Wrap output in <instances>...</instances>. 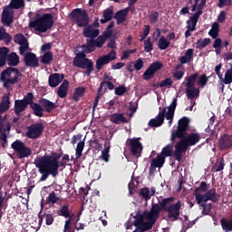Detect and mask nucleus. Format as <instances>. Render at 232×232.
<instances>
[{
  "label": "nucleus",
  "mask_w": 232,
  "mask_h": 232,
  "mask_svg": "<svg viewBox=\"0 0 232 232\" xmlns=\"http://www.w3.org/2000/svg\"><path fill=\"white\" fill-rule=\"evenodd\" d=\"M62 155L53 152L51 155H44L34 160V166L38 168V173L42 174L40 182H44L50 177L56 179L59 175L60 159Z\"/></svg>",
  "instance_id": "obj_1"
},
{
  "label": "nucleus",
  "mask_w": 232,
  "mask_h": 232,
  "mask_svg": "<svg viewBox=\"0 0 232 232\" xmlns=\"http://www.w3.org/2000/svg\"><path fill=\"white\" fill-rule=\"evenodd\" d=\"M160 216L159 204H151L150 211H137L132 225L136 227L132 232H147L152 229Z\"/></svg>",
  "instance_id": "obj_2"
},
{
  "label": "nucleus",
  "mask_w": 232,
  "mask_h": 232,
  "mask_svg": "<svg viewBox=\"0 0 232 232\" xmlns=\"http://www.w3.org/2000/svg\"><path fill=\"white\" fill-rule=\"evenodd\" d=\"M179 141L176 142L174 148V159L180 162L184 153H187L188 148L192 146H197L201 140V136L198 132H191L186 134L184 138H178Z\"/></svg>",
  "instance_id": "obj_3"
},
{
  "label": "nucleus",
  "mask_w": 232,
  "mask_h": 232,
  "mask_svg": "<svg viewBox=\"0 0 232 232\" xmlns=\"http://www.w3.org/2000/svg\"><path fill=\"white\" fill-rule=\"evenodd\" d=\"M174 197L165 198L159 200L160 213L161 211L168 213L167 218L169 222H176L179 220L180 210L182 208V202L178 200L176 203Z\"/></svg>",
  "instance_id": "obj_4"
},
{
  "label": "nucleus",
  "mask_w": 232,
  "mask_h": 232,
  "mask_svg": "<svg viewBox=\"0 0 232 232\" xmlns=\"http://www.w3.org/2000/svg\"><path fill=\"white\" fill-rule=\"evenodd\" d=\"M177 105L178 99L174 98L169 106L168 107V111L167 107H164L162 111L159 112L155 119H151L149 121L148 126H150V128H160V126H162V124H164L165 117L169 121V126H172Z\"/></svg>",
  "instance_id": "obj_5"
},
{
  "label": "nucleus",
  "mask_w": 232,
  "mask_h": 232,
  "mask_svg": "<svg viewBox=\"0 0 232 232\" xmlns=\"http://www.w3.org/2000/svg\"><path fill=\"white\" fill-rule=\"evenodd\" d=\"M54 24L53 15L52 14H36L34 20L29 22V27L38 33H45Z\"/></svg>",
  "instance_id": "obj_6"
},
{
  "label": "nucleus",
  "mask_w": 232,
  "mask_h": 232,
  "mask_svg": "<svg viewBox=\"0 0 232 232\" xmlns=\"http://www.w3.org/2000/svg\"><path fill=\"white\" fill-rule=\"evenodd\" d=\"M25 6L24 0H11L9 5H5L2 14V23L9 27L14 22V11Z\"/></svg>",
  "instance_id": "obj_7"
},
{
  "label": "nucleus",
  "mask_w": 232,
  "mask_h": 232,
  "mask_svg": "<svg viewBox=\"0 0 232 232\" xmlns=\"http://www.w3.org/2000/svg\"><path fill=\"white\" fill-rule=\"evenodd\" d=\"M190 120L187 117H182L178 121L177 129L171 131L170 142L174 144L179 139H184L189 130Z\"/></svg>",
  "instance_id": "obj_8"
},
{
  "label": "nucleus",
  "mask_w": 232,
  "mask_h": 232,
  "mask_svg": "<svg viewBox=\"0 0 232 232\" xmlns=\"http://www.w3.org/2000/svg\"><path fill=\"white\" fill-rule=\"evenodd\" d=\"M72 65L77 68L85 69V75L91 76L92 72L94 71L93 62L86 58V53L81 52L76 53L75 57L72 60Z\"/></svg>",
  "instance_id": "obj_9"
},
{
  "label": "nucleus",
  "mask_w": 232,
  "mask_h": 232,
  "mask_svg": "<svg viewBox=\"0 0 232 232\" xmlns=\"http://www.w3.org/2000/svg\"><path fill=\"white\" fill-rule=\"evenodd\" d=\"M22 76V72L17 68L7 67L3 71L0 80L4 82V87L8 89L9 84L14 85L21 80L19 77Z\"/></svg>",
  "instance_id": "obj_10"
},
{
  "label": "nucleus",
  "mask_w": 232,
  "mask_h": 232,
  "mask_svg": "<svg viewBox=\"0 0 232 232\" xmlns=\"http://www.w3.org/2000/svg\"><path fill=\"white\" fill-rule=\"evenodd\" d=\"M69 17L78 27H86L90 22L87 11L80 8L72 10Z\"/></svg>",
  "instance_id": "obj_11"
},
{
  "label": "nucleus",
  "mask_w": 232,
  "mask_h": 232,
  "mask_svg": "<svg viewBox=\"0 0 232 232\" xmlns=\"http://www.w3.org/2000/svg\"><path fill=\"white\" fill-rule=\"evenodd\" d=\"M11 148L16 153V159H28L31 157L32 149L26 146L22 140H16L11 144Z\"/></svg>",
  "instance_id": "obj_12"
},
{
  "label": "nucleus",
  "mask_w": 232,
  "mask_h": 232,
  "mask_svg": "<svg viewBox=\"0 0 232 232\" xmlns=\"http://www.w3.org/2000/svg\"><path fill=\"white\" fill-rule=\"evenodd\" d=\"M24 102L29 107H31V110H33V113L38 117H44V109L41 107V105L37 102H34V94L33 92L27 93L24 99H22Z\"/></svg>",
  "instance_id": "obj_13"
},
{
  "label": "nucleus",
  "mask_w": 232,
  "mask_h": 232,
  "mask_svg": "<svg viewBox=\"0 0 232 232\" xmlns=\"http://www.w3.org/2000/svg\"><path fill=\"white\" fill-rule=\"evenodd\" d=\"M140 138H131L128 139V146L130 148V151L133 157L139 159L141 155V151L143 150L142 143L140 141Z\"/></svg>",
  "instance_id": "obj_14"
},
{
  "label": "nucleus",
  "mask_w": 232,
  "mask_h": 232,
  "mask_svg": "<svg viewBox=\"0 0 232 232\" xmlns=\"http://www.w3.org/2000/svg\"><path fill=\"white\" fill-rule=\"evenodd\" d=\"M44 130V125L42 122L34 123L27 127V132H25V137L27 139H39L43 135Z\"/></svg>",
  "instance_id": "obj_15"
},
{
  "label": "nucleus",
  "mask_w": 232,
  "mask_h": 232,
  "mask_svg": "<svg viewBox=\"0 0 232 232\" xmlns=\"http://www.w3.org/2000/svg\"><path fill=\"white\" fill-rule=\"evenodd\" d=\"M117 56V52L111 50L108 54L100 56L95 62V68L99 72L106 64H109L111 61H114Z\"/></svg>",
  "instance_id": "obj_16"
},
{
  "label": "nucleus",
  "mask_w": 232,
  "mask_h": 232,
  "mask_svg": "<svg viewBox=\"0 0 232 232\" xmlns=\"http://www.w3.org/2000/svg\"><path fill=\"white\" fill-rule=\"evenodd\" d=\"M163 63L160 61H156L154 63H152L148 69L143 72V79L145 81H150L151 80L156 72L160 70L163 67Z\"/></svg>",
  "instance_id": "obj_17"
},
{
  "label": "nucleus",
  "mask_w": 232,
  "mask_h": 232,
  "mask_svg": "<svg viewBox=\"0 0 232 232\" xmlns=\"http://www.w3.org/2000/svg\"><path fill=\"white\" fill-rule=\"evenodd\" d=\"M14 44H20V55H24V53L29 49L28 40L23 34H16L14 35Z\"/></svg>",
  "instance_id": "obj_18"
},
{
  "label": "nucleus",
  "mask_w": 232,
  "mask_h": 232,
  "mask_svg": "<svg viewBox=\"0 0 232 232\" xmlns=\"http://www.w3.org/2000/svg\"><path fill=\"white\" fill-rule=\"evenodd\" d=\"M194 58V49H188L183 56L179 58V63H178L174 71L178 72L179 69L183 67V64L188 63L193 61Z\"/></svg>",
  "instance_id": "obj_19"
},
{
  "label": "nucleus",
  "mask_w": 232,
  "mask_h": 232,
  "mask_svg": "<svg viewBox=\"0 0 232 232\" xmlns=\"http://www.w3.org/2000/svg\"><path fill=\"white\" fill-rule=\"evenodd\" d=\"M24 63L27 67L37 68L39 67V59L35 53L29 52L24 54Z\"/></svg>",
  "instance_id": "obj_20"
},
{
  "label": "nucleus",
  "mask_w": 232,
  "mask_h": 232,
  "mask_svg": "<svg viewBox=\"0 0 232 232\" xmlns=\"http://www.w3.org/2000/svg\"><path fill=\"white\" fill-rule=\"evenodd\" d=\"M38 104H40V107L44 109V111H46L47 113H51L57 108L56 103L45 98H40V100L38 101Z\"/></svg>",
  "instance_id": "obj_21"
},
{
  "label": "nucleus",
  "mask_w": 232,
  "mask_h": 232,
  "mask_svg": "<svg viewBox=\"0 0 232 232\" xmlns=\"http://www.w3.org/2000/svg\"><path fill=\"white\" fill-rule=\"evenodd\" d=\"M232 148V135L224 134L219 139V150H230Z\"/></svg>",
  "instance_id": "obj_22"
},
{
  "label": "nucleus",
  "mask_w": 232,
  "mask_h": 232,
  "mask_svg": "<svg viewBox=\"0 0 232 232\" xmlns=\"http://www.w3.org/2000/svg\"><path fill=\"white\" fill-rule=\"evenodd\" d=\"M100 34V30L92 26L86 25L82 30V35L85 38L95 39Z\"/></svg>",
  "instance_id": "obj_23"
},
{
  "label": "nucleus",
  "mask_w": 232,
  "mask_h": 232,
  "mask_svg": "<svg viewBox=\"0 0 232 232\" xmlns=\"http://www.w3.org/2000/svg\"><path fill=\"white\" fill-rule=\"evenodd\" d=\"M199 18L200 16H198V14H193L192 16H190L189 19L186 22V28L191 30V32L196 31Z\"/></svg>",
  "instance_id": "obj_24"
},
{
  "label": "nucleus",
  "mask_w": 232,
  "mask_h": 232,
  "mask_svg": "<svg viewBox=\"0 0 232 232\" xmlns=\"http://www.w3.org/2000/svg\"><path fill=\"white\" fill-rule=\"evenodd\" d=\"M81 47L84 50V53H90L92 52H94L97 47L95 38L86 39V44H82Z\"/></svg>",
  "instance_id": "obj_25"
},
{
  "label": "nucleus",
  "mask_w": 232,
  "mask_h": 232,
  "mask_svg": "<svg viewBox=\"0 0 232 232\" xmlns=\"http://www.w3.org/2000/svg\"><path fill=\"white\" fill-rule=\"evenodd\" d=\"M129 11L130 8H125L115 13L114 19H116L117 24H121L127 20Z\"/></svg>",
  "instance_id": "obj_26"
},
{
  "label": "nucleus",
  "mask_w": 232,
  "mask_h": 232,
  "mask_svg": "<svg viewBox=\"0 0 232 232\" xmlns=\"http://www.w3.org/2000/svg\"><path fill=\"white\" fill-rule=\"evenodd\" d=\"M86 90L87 89L84 86H79L75 88L72 96V100H73L74 102H79L81 98L85 96Z\"/></svg>",
  "instance_id": "obj_27"
},
{
  "label": "nucleus",
  "mask_w": 232,
  "mask_h": 232,
  "mask_svg": "<svg viewBox=\"0 0 232 232\" xmlns=\"http://www.w3.org/2000/svg\"><path fill=\"white\" fill-rule=\"evenodd\" d=\"M110 121L112 122V124H121V122H128L123 113H112L110 116Z\"/></svg>",
  "instance_id": "obj_28"
},
{
  "label": "nucleus",
  "mask_w": 232,
  "mask_h": 232,
  "mask_svg": "<svg viewBox=\"0 0 232 232\" xmlns=\"http://www.w3.org/2000/svg\"><path fill=\"white\" fill-rule=\"evenodd\" d=\"M223 67V64L219 63L218 65H217L215 67V72L218 75V79H219V90L221 92H225V84L226 82H223V73L221 72V69Z\"/></svg>",
  "instance_id": "obj_29"
},
{
  "label": "nucleus",
  "mask_w": 232,
  "mask_h": 232,
  "mask_svg": "<svg viewBox=\"0 0 232 232\" xmlns=\"http://www.w3.org/2000/svg\"><path fill=\"white\" fill-rule=\"evenodd\" d=\"M6 62H7V65L9 66H17L20 63V58H19V55L13 52L9 54H7V59H6Z\"/></svg>",
  "instance_id": "obj_30"
},
{
  "label": "nucleus",
  "mask_w": 232,
  "mask_h": 232,
  "mask_svg": "<svg viewBox=\"0 0 232 232\" xmlns=\"http://www.w3.org/2000/svg\"><path fill=\"white\" fill-rule=\"evenodd\" d=\"M28 105L22 100L14 101V114L21 115V112L24 111Z\"/></svg>",
  "instance_id": "obj_31"
},
{
  "label": "nucleus",
  "mask_w": 232,
  "mask_h": 232,
  "mask_svg": "<svg viewBox=\"0 0 232 232\" xmlns=\"http://www.w3.org/2000/svg\"><path fill=\"white\" fill-rule=\"evenodd\" d=\"M44 218H45V225L47 226H52L54 222V218L53 214L41 215V212H40V214H38V219H39L38 224L41 225L44 221Z\"/></svg>",
  "instance_id": "obj_32"
},
{
  "label": "nucleus",
  "mask_w": 232,
  "mask_h": 232,
  "mask_svg": "<svg viewBox=\"0 0 232 232\" xmlns=\"http://www.w3.org/2000/svg\"><path fill=\"white\" fill-rule=\"evenodd\" d=\"M68 88H69V81L63 80V82H62V85L58 87V96H60V98H65L68 94Z\"/></svg>",
  "instance_id": "obj_33"
},
{
  "label": "nucleus",
  "mask_w": 232,
  "mask_h": 232,
  "mask_svg": "<svg viewBox=\"0 0 232 232\" xmlns=\"http://www.w3.org/2000/svg\"><path fill=\"white\" fill-rule=\"evenodd\" d=\"M102 17L103 19L100 20L101 24H106L107 22L111 21L113 18V8L110 7L105 9L102 12Z\"/></svg>",
  "instance_id": "obj_34"
},
{
  "label": "nucleus",
  "mask_w": 232,
  "mask_h": 232,
  "mask_svg": "<svg viewBox=\"0 0 232 232\" xmlns=\"http://www.w3.org/2000/svg\"><path fill=\"white\" fill-rule=\"evenodd\" d=\"M165 162H166V158L160 154H159L156 158H153L150 160V164H152V166H155L156 168H162Z\"/></svg>",
  "instance_id": "obj_35"
},
{
  "label": "nucleus",
  "mask_w": 232,
  "mask_h": 232,
  "mask_svg": "<svg viewBox=\"0 0 232 232\" xmlns=\"http://www.w3.org/2000/svg\"><path fill=\"white\" fill-rule=\"evenodd\" d=\"M12 35L6 32V30L1 26L0 27V41H4L5 44H9L12 41Z\"/></svg>",
  "instance_id": "obj_36"
},
{
  "label": "nucleus",
  "mask_w": 232,
  "mask_h": 232,
  "mask_svg": "<svg viewBox=\"0 0 232 232\" xmlns=\"http://www.w3.org/2000/svg\"><path fill=\"white\" fill-rule=\"evenodd\" d=\"M10 108V96L5 95L3 97L0 103V114L4 113Z\"/></svg>",
  "instance_id": "obj_37"
},
{
  "label": "nucleus",
  "mask_w": 232,
  "mask_h": 232,
  "mask_svg": "<svg viewBox=\"0 0 232 232\" xmlns=\"http://www.w3.org/2000/svg\"><path fill=\"white\" fill-rule=\"evenodd\" d=\"M186 94L188 99H194L195 97H198L200 94V90L197 87L186 88Z\"/></svg>",
  "instance_id": "obj_38"
},
{
  "label": "nucleus",
  "mask_w": 232,
  "mask_h": 232,
  "mask_svg": "<svg viewBox=\"0 0 232 232\" xmlns=\"http://www.w3.org/2000/svg\"><path fill=\"white\" fill-rule=\"evenodd\" d=\"M198 73H193L192 75L187 77L185 80L187 82L185 83L186 89L195 88L196 82L198 80Z\"/></svg>",
  "instance_id": "obj_39"
},
{
  "label": "nucleus",
  "mask_w": 232,
  "mask_h": 232,
  "mask_svg": "<svg viewBox=\"0 0 232 232\" xmlns=\"http://www.w3.org/2000/svg\"><path fill=\"white\" fill-rule=\"evenodd\" d=\"M61 83L60 73H53L49 75V86L55 88Z\"/></svg>",
  "instance_id": "obj_40"
},
{
  "label": "nucleus",
  "mask_w": 232,
  "mask_h": 232,
  "mask_svg": "<svg viewBox=\"0 0 232 232\" xmlns=\"http://www.w3.org/2000/svg\"><path fill=\"white\" fill-rule=\"evenodd\" d=\"M9 49L7 47L0 48V67H3L6 63Z\"/></svg>",
  "instance_id": "obj_41"
},
{
  "label": "nucleus",
  "mask_w": 232,
  "mask_h": 232,
  "mask_svg": "<svg viewBox=\"0 0 232 232\" xmlns=\"http://www.w3.org/2000/svg\"><path fill=\"white\" fill-rule=\"evenodd\" d=\"M194 197H195V200H196L198 205H202L203 203L206 204L208 201H210V198H208L207 193H205V194L196 193L194 195Z\"/></svg>",
  "instance_id": "obj_42"
},
{
  "label": "nucleus",
  "mask_w": 232,
  "mask_h": 232,
  "mask_svg": "<svg viewBox=\"0 0 232 232\" xmlns=\"http://www.w3.org/2000/svg\"><path fill=\"white\" fill-rule=\"evenodd\" d=\"M206 194L208 195L209 201H211L212 203L218 202L219 195L217 194V189L215 188H212L211 189L207 190Z\"/></svg>",
  "instance_id": "obj_43"
},
{
  "label": "nucleus",
  "mask_w": 232,
  "mask_h": 232,
  "mask_svg": "<svg viewBox=\"0 0 232 232\" xmlns=\"http://www.w3.org/2000/svg\"><path fill=\"white\" fill-rule=\"evenodd\" d=\"M211 39L210 38H204V39H198L196 42V48L198 50H202L205 47H207L208 44H211Z\"/></svg>",
  "instance_id": "obj_44"
},
{
  "label": "nucleus",
  "mask_w": 232,
  "mask_h": 232,
  "mask_svg": "<svg viewBox=\"0 0 232 232\" xmlns=\"http://www.w3.org/2000/svg\"><path fill=\"white\" fill-rule=\"evenodd\" d=\"M199 208H202V215L203 216H209L212 208H213V205L212 203H202V204H198Z\"/></svg>",
  "instance_id": "obj_45"
},
{
  "label": "nucleus",
  "mask_w": 232,
  "mask_h": 232,
  "mask_svg": "<svg viewBox=\"0 0 232 232\" xmlns=\"http://www.w3.org/2000/svg\"><path fill=\"white\" fill-rule=\"evenodd\" d=\"M53 60V52H45L44 55H42L40 62L44 64H50Z\"/></svg>",
  "instance_id": "obj_46"
},
{
  "label": "nucleus",
  "mask_w": 232,
  "mask_h": 232,
  "mask_svg": "<svg viewBox=\"0 0 232 232\" xmlns=\"http://www.w3.org/2000/svg\"><path fill=\"white\" fill-rule=\"evenodd\" d=\"M160 155H161V157H164V159H166V157H172L173 146L171 144H168L161 150Z\"/></svg>",
  "instance_id": "obj_47"
},
{
  "label": "nucleus",
  "mask_w": 232,
  "mask_h": 232,
  "mask_svg": "<svg viewBox=\"0 0 232 232\" xmlns=\"http://www.w3.org/2000/svg\"><path fill=\"white\" fill-rule=\"evenodd\" d=\"M58 215L60 217H63L65 218H69L71 217L69 205L65 204V205L60 207V210H58Z\"/></svg>",
  "instance_id": "obj_48"
},
{
  "label": "nucleus",
  "mask_w": 232,
  "mask_h": 232,
  "mask_svg": "<svg viewBox=\"0 0 232 232\" xmlns=\"http://www.w3.org/2000/svg\"><path fill=\"white\" fill-rule=\"evenodd\" d=\"M230 68L227 69L225 72V77L222 75V81L225 84L232 83V63L229 64Z\"/></svg>",
  "instance_id": "obj_49"
},
{
  "label": "nucleus",
  "mask_w": 232,
  "mask_h": 232,
  "mask_svg": "<svg viewBox=\"0 0 232 232\" xmlns=\"http://www.w3.org/2000/svg\"><path fill=\"white\" fill-rule=\"evenodd\" d=\"M170 46V42H169L165 36H160L158 41V48L160 50H166Z\"/></svg>",
  "instance_id": "obj_50"
},
{
  "label": "nucleus",
  "mask_w": 232,
  "mask_h": 232,
  "mask_svg": "<svg viewBox=\"0 0 232 232\" xmlns=\"http://www.w3.org/2000/svg\"><path fill=\"white\" fill-rule=\"evenodd\" d=\"M85 148V141L82 140L79 141L76 145V149H75V157L76 159H80L82 156V151Z\"/></svg>",
  "instance_id": "obj_51"
},
{
  "label": "nucleus",
  "mask_w": 232,
  "mask_h": 232,
  "mask_svg": "<svg viewBox=\"0 0 232 232\" xmlns=\"http://www.w3.org/2000/svg\"><path fill=\"white\" fill-rule=\"evenodd\" d=\"M208 35L212 37V39H216L219 35V24L218 23H214L210 31L208 32Z\"/></svg>",
  "instance_id": "obj_52"
},
{
  "label": "nucleus",
  "mask_w": 232,
  "mask_h": 232,
  "mask_svg": "<svg viewBox=\"0 0 232 232\" xmlns=\"http://www.w3.org/2000/svg\"><path fill=\"white\" fill-rule=\"evenodd\" d=\"M221 227L225 232H232V220L227 221L226 218L220 220Z\"/></svg>",
  "instance_id": "obj_53"
},
{
  "label": "nucleus",
  "mask_w": 232,
  "mask_h": 232,
  "mask_svg": "<svg viewBox=\"0 0 232 232\" xmlns=\"http://www.w3.org/2000/svg\"><path fill=\"white\" fill-rule=\"evenodd\" d=\"M6 119V116L2 117L0 115V133H2V131H7V133H10V130H11V123H7L5 124V121Z\"/></svg>",
  "instance_id": "obj_54"
},
{
  "label": "nucleus",
  "mask_w": 232,
  "mask_h": 232,
  "mask_svg": "<svg viewBox=\"0 0 232 232\" xmlns=\"http://www.w3.org/2000/svg\"><path fill=\"white\" fill-rule=\"evenodd\" d=\"M208 190V187L207 182L201 181L200 185L194 189V196H196V194H199V192L207 193Z\"/></svg>",
  "instance_id": "obj_55"
},
{
  "label": "nucleus",
  "mask_w": 232,
  "mask_h": 232,
  "mask_svg": "<svg viewBox=\"0 0 232 232\" xmlns=\"http://www.w3.org/2000/svg\"><path fill=\"white\" fill-rule=\"evenodd\" d=\"M140 196L145 200L149 201L151 199L150 190L149 188H142L140 191Z\"/></svg>",
  "instance_id": "obj_56"
},
{
  "label": "nucleus",
  "mask_w": 232,
  "mask_h": 232,
  "mask_svg": "<svg viewBox=\"0 0 232 232\" xmlns=\"http://www.w3.org/2000/svg\"><path fill=\"white\" fill-rule=\"evenodd\" d=\"M110 150H111V147L108 146V147H105L103 149V150L102 151L100 159L102 160H103L104 162H109V160H110Z\"/></svg>",
  "instance_id": "obj_57"
},
{
  "label": "nucleus",
  "mask_w": 232,
  "mask_h": 232,
  "mask_svg": "<svg viewBox=\"0 0 232 232\" xmlns=\"http://www.w3.org/2000/svg\"><path fill=\"white\" fill-rule=\"evenodd\" d=\"M159 18H160V14L157 11H152L149 14V22L151 24H154L158 23L159 22Z\"/></svg>",
  "instance_id": "obj_58"
},
{
  "label": "nucleus",
  "mask_w": 232,
  "mask_h": 232,
  "mask_svg": "<svg viewBox=\"0 0 232 232\" xmlns=\"http://www.w3.org/2000/svg\"><path fill=\"white\" fill-rule=\"evenodd\" d=\"M173 84V80L171 78H166L164 81H161L156 83V86L163 88V87H170Z\"/></svg>",
  "instance_id": "obj_59"
},
{
  "label": "nucleus",
  "mask_w": 232,
  "mask_h": 232,
  "mask_svg": "<svg viewBox=\"0 0 232 232\" xmlns=\"http://www.w3.org/2000/svg\"><path fill=\"white\" fill-rule=\"evenodd\" d=\"M60 200V198L57 197L56 193L54 191L51 192L49 194V197H47V203L54 205Z\"/></svg>",
  "instance_id": "obj_60"
},
{
  "label": "nucleus",
  "mask_w": 232,
  "mask_h": 232,
  "mask_svg": "<svg viewBox=\"0 0 232 232\" xmlns=\"http://www.w3.org/2000/svg\"><path fill=\"white\" fill-rule=\"evenodd\" d=\"M153 50V44L151 43V39L150 37H148L145 41H144V51L146 53H150Z\"/></svg>",
  "instance_id": "obj_61"
},
{
  "label": "nucleus",
  "mask_w": 232,
  "mask_h": 232,
  "mask_svg": "<svg viewBox=\"0 0 232 232\" xmlns=\"http://www.w3.org/2000/svg\"><path fill=\"white\" fill-rule=\"evenodd\" d=\"M128 92V89L124 85H119L115 88L114 93L118 96H122Z\"/></svg>",
  "instance_id": "obj_62"
},
{
  "label": "nucleus",
  "mask_w": 232,
  "mask_h": 232,
  "mask_svg": "<svg viewBox=\"0 0 232 232\" xmlns=\"http://www.w3.org/2000/svg\"><path fill=\"white\" fill-rule=\"evenodd\" d=\"M94 41H95V45H96L97 48L103 47V45L106 43L105 37L102 34L100 36H98L97 39H95Z\"/></svg>",
  "instance_id": "obj_63"
},
{
  "label": "nucleus",
  "mask_w": 232,
  "mask_h": 232,
  "mask_svg": "<svg viewBox=\"0 0 232 232\" xmlns=\"http://www.w3.org/2000/svg\"><path fill=\"white\" fill-rule=\"evenodd\" d=\"M7 135H9V133H7V131H2L0 133V140H3L2 147L4 150L6 148L7 144H8Z\"/></svg>",
  "instance_id": "obj_64"
}]
</instances>
